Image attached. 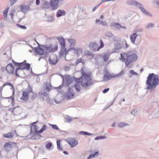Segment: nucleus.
Returning a JSON list of instances; mask_svg holds the SVG:
<instances>
[{
  "instance_id": "nucleus-4",
  "label": "nucleus",
  "mask_w": 159,
  "mask_h": 159,
  "mask_svg": "<svg viewBox=\"0 0 159 159\" xmlns=\"http://www.w3.org/2000/svg\"><path fill=\"white\" fill-rule=\"evenodd\" d=\"M129 39L131 43L136 46L139 45L141 43V38L140 34H137L134 32L130 35Z\"/></svg>"
},
{
  "instance_id": "nucleus-13",
  "label": "nucleus",
  "mask_w": 159,
  "mask_h": 159,
  "mask_svg": "<svg viewBox=\"0 0 159 159\" xmlns=\"http://www.w3.org/2000/svg\"><path fill=\"white\" fill-rule=\"evenodd\" d=\"M84 55L86 56L87 58L90 60L92 59L94 57V54L89 50H86L84 53Z\"/></svg>"
},
{
  "instance_id": "nucleus-2",
  "label": "nucleus",
  "mask_w": 159,
  "mask_h": 159,
  "mask_svg": "<svg viewBox=\"0 0 159 159\" xmlns=\"http://www.w3.org/2000/svg\"><path fill=\"white\" fill-rule=\"evenodd\" d=\"M120 60L125 62L126 66H128L131 63L136 61L138 58L137 55L131 52H128L127 53L123 52L120 54Z\"/></svg>"
},
{
  "instance_id": "nucleus-50",
  "label": "nucleus",
  "mask_w": 159,
  "mask_h": 159,
  "mask_svg": "<svg viewBox=\"0 0 159 159\" xmlns=\"http://www.w3.org/2000/svg\"><path fill=\"white\" fill-rule=\"evenodd\" d=\"M16 25L22 29H26V27L25 25H22L18 24H17Z\"/></svg>"
},
{
  "instance_id": "nucleus-63",
  "label": "nucleus",
  "mask_w": 159,
  "mask_h": 159,
  "mask_svg": "<svg viewBox=\"0 0 159 159\" xmlns=\"http://www.w3.org/2000/svg\"><path fill=\"white\" fill-rule=\"evenodd\" d=\"M109 90V88L105 89L103 90L102 92L104 93H107Z\"/></svg>"
},
{
  "instance_id": "nucleus-48",
  "label": "nucleus",
  "mask_w": 159,
  "mask_h": 159,
  "mask_svg": "<svg viewBox=\"0 0 159 159\" xmlns=\"http://www.w3.org/2000/svg\"><path fill=\"white\" fill-rule=\"evenodd\" d=\"M143 31V29L141 28L138 29L136 30H134V32L135 33H137V34H139V32H142Z\"/></svg>"
},
{
  "instance_id": "nucleus-21",
  "label": "nucleus",
  "mask_w": 159,
  "mask_h": 159,
  "mask_svg": "<svg viewBox=\"0 0 159 159\" xmlns=\"http://www.w3.org/2000/svg\"><path fill=\"white\" fill-rule=\"evenodd\" d=\"M57 39L59 41L61 47H65V40L63 37H58L57 38Z\"/></svg>"
},
{
  "instance_id": "nucleus-46",
  "label": "nucleus",
  "mask_w": 159,
  "mask_h": 159,
  "mask_svg": "<svg viewBox=\"0 0 159 159\" xmlns=\"http://www.w3.org/2000/svg\"><path fill=\"white\" fill-rule=\"evenodd\" d=\"M74 50L75 51V53H76L78 51L77 49L75 48L72 47L67 50V52H69L70 50Z\"/></svg>"
},
{
  "instance_id": "nucleus-22",
  "label": "nucleus",
  "mask_w": 159,
  "mask_h": 159,
  "mask_svg": "<svg viewBox=\"0 0 159 159\" xmlns=\"http://www.w3.org/2000/svg\"><path fill=\"white\" fill-rule=\"evenodd\" d=\"M25 68L24 66H21L19 65V66L17 67L15 70V74L16 75L17 77H19V75L18 74V71L19 70H23L24 69H25Z\"/></svg>"
},
{
  "instance_id": "nucleus-30",
  "label": "nucleus",
  "mask_w": 159,
  "mask_h": 159,
  "mask_svg": "<svg viewBox=\"0 0 159 159\" xmlns=\"http://www.w3.org/2000/svg\"><path fill=\"white\" fill-rule=\"evenodd\" d=\"M142 12L143 14L146 16L150 17H152V15L150 12H149L148 11L146 10L145 9L143 10Z\"/></svg>"
},
{
  "instance_id": "nucleus-33",
  "label": "nucleus",
  "mask_w": 159,
  "mask_h": 159,
  "mask_svg": "<svg viewBox=\"0 0 159 159\" xmlns=\"http://www.w3.org/2000/svg\"><path fill=\"white\" fill-rule=\"evenodd\" d=\"M14 136L13 133L9 132L3 135V137L5 138H12Z\"/></svg>"
},
{
  "instance_id": "nucleus-32",
  "label": "nucleus",
  "mask_w": 159,
  "mask_h": 159,
  "mask_svg": "<svg viewBox=\"0 0 159 159\" xmlns=\"http://www.w3.org/2000/svg\"><path fill=\"white\" fill-rule=\"evenodd\" d=\"M50 2L48 3L47 1H45L44 3L42 4V7L43 8L48 9L49 7Z\"/></svg>"
},
{
  "instance_id": "nucleus-51",
  "label": "nucleus",
  "mask_w": 159,
  "mask_h": 159,
  "mask_svg": "<svg viewBox=\"0 0 159 159\" xmlns=\"http://www.w3.org/2000/svg\"><path fill=\"white\" fill-rule=\"evenodd\" d=\"M51 86L49 84H46V87L45 88V89L48 92H49L50 90V87H51Z\"/></svg>"
},
{
  "instance_id": "nucleus-54",
  "label": "nucleus",
  "mask_w": 159,
  "mask_h": 159,
  "mask_svg": "<svg viewBox=\"0 0 159 159\" xmlns=\"http://www.w3.org/2000/svg\"><path fill=\"white\" fill-rule=\"evenodd\" d=\"M131 113L134 116H135L137 114V111L135 109H134L131 111Z\"/></svg>"
},
{
  "instance_id": "nucleus-56",
  "label": "nucleus",
  "mask_w": 159,
  "mask_h": 159,
  "mask_svg": "<svg viewBox=\"0 0 159 159\" xmlns=\"http://www.w3.org/2000/svg\"><path fill=\"white\" fill-rule=\"evenodd\" d=\"M130 73L132 75L138 76V74L135 72L134 70H131L130 71Z\"/></svg>"
},
{
  "instance_id": "nucleus-26",
  "label": "nucleus",
  "mask_w": 159,
  "mask_h": 159,
  "mask_svg": "<svg viewBox=\"0 0 159 159\" xmlns=\"http://www.w3.org/2000/svg\"><path fill=\"white\" fill-rule=\"evenodd\" d=\"M154 24L153 23H148L147 24L145 27L146 29H150L152 28H154Z\"/></svg>"
},
{
  "instance_id": "nucleus-43",
  "label": "nucleus",
  "mask_w": 159,
  "mask_h": 159,
  "mask_svg": "<svg viewBox=\"0 0 159 159\" xmlns=\"http://www.w3.org/2000/svg\"><path fill=\"white\" fill-rule=\"evenodd\" d=\"M137 7H138L139 8L141 11L142 12L145 9L144 8L143 5L139 2V3Z\"/></svg>"
},
{
  "instance_id": "nucleus-59",
  "label": "nucleus",
  "mask_w": 159,
  "mask_h": 159,
  "mask_svg": "<svg viewBox=\"0 0 159 159\" xmlns=\"http://www.w3.org/2000/svg\"><path fill=\"white\" fill-rule=\"evenodd\" d=\"M12 61L13 64L16 66H18V67L19 66L20 63L17 62L13 60H12Z\"/></svg>"
},
{
  "instance_id": "nucleus-53",
  "label": "nucleus",
  "mask_w": 159,
  "mask_h": 159,
  "mask_svg": "<svg viewBox=\"0 0 159 159\" xmlns=\"http://www.w3.org/2000/svg\"><path fill=\"white\" fill-rule=\"evenodd\" d=\"M106 36L107 37H109L110 38H112L113 37L114 35L111 32H109V33H107L106 34Z\"/></svg>"
},
{
  "instance_id": "nucleus-20",
  "label": "nucleus",
  "mask_w": 159,
  "mask_h": 159,
  "mask_svg": "<svg viewBox=\"0 0 159 159\" xmlns=\"http://www.w3.org/2000/svg\"><path fill=\"white\" fill-rule=\"evenodd\" d=\"M7 152H8L12 148V146L11 144L9 143H5L3 146Z\"/></svg>"
},
{
  "instance_id": "nucleus-34",
  "label": "nucleus",
  "mask_w": 159,
  "mask_h": 159,
  "mask_svg": "<svg viewBox=\"0 0 159 159\" xmlns=\"http://www.w3.org/2000/svg\"><path fill=\"white\" fill-rule=\"evenodd\" d=\"M62 48L60 52V54L61 55H63L64 54H66L68 52H67V50L66 48H65V47H61Z\"/></svg>"
},
{
  "instance_id": "nucleus-29",
  "label": "nucleus",
  "mask_w": 159,
  "mask_h": 159,
  "mask_svg": "<svg viewBox=\"0 0 159 159\" xmlns=\"http://www.w3.org/2000/svg\"><path fill=\"white\" fill-rule=\"evenodd\" d=\"M41 137L40 134H35L33 136L31 137V139L33 140L38 139Z\"/></svg>"
},
{
  "instance_id": "nucleus-42",
  "label": "nucleus",
  "mask_w": 159,
  "mask_h": 159,
  "mask_svg": "<svg viewBox=\"0 0 159 159\" xmlns=\"http://www.w3.org/2000/svg\"><path fill=\"white\" fill-rule=\"evenodd\" d=\"M15 12L16 11L14 9H13L12 10H11L10 11V15L11 16L12 20L13 19V16L14 15Z\"/></svg>"
},
{
  "instance_id": "nucleus-3",
  "label": "nucleus",
  "mask_w": 159,
  "mask_h": 159,
  "mask_svg": "<svg viewBox=\"0 0 159 159\" xmlns=\"http://www.w3.org/2000/svg\"><path fill=\"white\" fill-rule=\"evenodd\" d=\"M159 75L153 73L150 74L146 81L147 89L151 90L154 89L159 84Z\"/></svg>"
},
{
  "instance_id": "nucleus-39",
  "label": "nucleus",
  "mask_w": 159,
  "mask_h": 159,
  "mask_svg": "<svg viewBox=\"0 0 159 159\" xmlns=\"http://www.w3.org/2000/svg\"><path fill=\"white\" fill-rule=\"evenodd\" d=\"M46 21L49 22H52L54 21V18L52 16H49L47 17Z\"/></svg>"
},
{
  "instance_id": "nucleus-11",
  "label": "nucleus",
  "mask_w": 159,
  "mask_h": 159,
  "mask_svg": "<svg viewBox=\"0 0 159 159\" xmlns=\"http://www.w3.org/2000/svg\"><path fill=\"white\" fill-rule=\"evenodd\" d=\"M74 94L75 93L73 90L71 88H69L66 96L67 97L68 99H70L73 98Z\"/></svg>"
},
{
  "instance_id": "nucleus-31",
  "label": "nucleus",
  "mask_w": 159,
  "mask_h": 159,
  "mask_svg": "<svg viewBox=\"0 0 159 159\" xmlns=\"http://www.w3.org/2000/svg\"><path fill=\"white\" fill-rule=\"evenodd\" d=\"M61 140L60 139H58L57 141V148L59 150H62V147L61 146Z\"/></svg>"
},
{
  "instance_id": "nucleus-24",
  "label": "nucleus",
  "mask_w": 159,
  "mask_h": 159,
  "mask_svg": "<svg viewBox=\"0 0 159 159\" xmlns=\"http://www.w3.org/2000/svg\"><path fill=\"white\" fill-rule=\"evenodd\" d=\"M39 95L40 97H42V99L43 101H44L45 99L43 97H46L47 96L48 94L47 92H43L42 91H40L39 93Z\"/></svg>"
},
{
  "instance_id": "nucleus-9",
  "label": "nucleus",
  "mask_w": 159,
  "mask_h": 159,
  "mask_svg": "<svg viewBox=\"0 0 159 159\" xmlns=\"http://www.w3.org/2000/svg\"><path fill=\"white\" fill-rule=\"evenodd\" d=\"M30 46L32 48V50L34 51V52L36 54L40 55H43L44 54V50L42 48L38 46L37 47H34L31 45Z\"/></svg>"
},
{
  "instance_id": "nucleus-64",
  "label": "nucleus",
  "mask_w": 159,
  "mask_h": 159,
  "mask_svg": "<svg viewBox=\"0 0 159 159\" xmlns=\"http://www.w3.org/2000/svg\"><path fill=\"white\" fill-rule=\"evenodd\" d=\"M117 24L119 25H117L116 26V29L120 30V27L121 26V25L118 23H117Z\"/></svg>"
},
{
  "instance_id": "nucleus-7",
  "label": "nucleus",
  "mask_w": 159,
  "mask_h": 159,
  "mask_svg": "<svg viewBox=\"0 0 159 159\" xmlns=\"http://www.w3.org/2000/svg\"><path fill=\"white\" fill-rule=\"evenodd\" d=\"M100 45L99 47L98 45L96 43L91 42L89 43V46L90 49L94 52L98 51L100 49L103 48L104 46L103 42L102 40H100Z\"/></svg>"
},
{
  "instance_id": "nucleus-37",
  "label": "nucleus",
  "mask_w": 159,
  "mask_h": 159,
  "mask_svg": "<svg viewBox=\"0 0 159 159\" xmlns=\"http://www.w3.org/2000/svg\"><path fill=\"white\" fill-rule=\"evenodd\" d=\"M74 87L76 92H79L80 91L81 87L80 84H76L74 85Z\"/></svg>"
},
{
  "instance_id": "nucleus-38",
  "label": "nucleus",
  "mask_w": 159,
  "mask_h": 159,
  "mask_svg": "<svg viewBox=\"0 0 159 159\" xmlns=\"http://www.w3.org/2000/svg\"><path fill=\"white\" fill-rule=\"evenodd\" d=\"M128 125V124H127L126 123L123 122H121L120 123H119L118 124V126L119 127L122 128H123L124 127H125L127 125Z\"/></svg>"
},
{
  "instance_id": "nucleus-28",
  "label": "nucleus",
  "mask_w": 159,
  "mask_h": 159,
  "mask_svg": "<svg viewBox=\"0 0 159 159\" xmlns=\"http://www.w3.org/2000/svg\"><path fill=\"white\" fill-rule=\"evenodd\" d=\"M68 42L70 43V47H73L75 46V40L73 39H68Z\"/></svg>"
},
{
  "instance_id": "nucleus-18",
  "label": "nucleus",
  "mask_w": 159,
  "mask_h": 159,
  "mask_svg": "<svg viewBox=\"0 0 159 159\" xmlns=\"http://www.w3.org/2000/svg\"><path fill=\"white\" fill-rule=\"evenodd\" d=\"M66 14V12L64 10H58L56 14V16L57 17H60L61 16H64Z\"/></svg>"
},
{
  "instance_id": "nucleus-61",
  "label": "nucleus",
  "mask_w": 159,
  "mask_h": 159,
  "mask_svg": "<svg viewBox=\"0 0 159 159\" xmlns=\"http://www.w3.org/2000/svg\"><path fill=\"white\" fill-rule=\"evenodd\" d=\"M100 5H101L100 4H99L97 5L95 7H94V8L93 9L92 11H94L96 10V9H97V8H98V7L100 6Z\"/></svg>"
},
{
  "instance_id": "nucleus-47",
  "label": "nucleus",
  "mask_w": 159,
  "mask_h": 159,
  "mask_svg": "<svg viewBox=\"0 0 159 159\" xmlns=\"http://www.w3.org/2000/svg\"><path fill=\"white\" fill-rule=\"evenodd\" d=\"M52 146V143L51 142H49L46 144V147L47 149H49Z\"/></svg>"
},
{
  "instance_id": "nucleus-17",
  "label": "nucleus",
  "mask_w": 159,
  "mask_h": 159,
  "mask_svg": "<svg viewBox=\"0 0 159 159\" xmlns=\"http://www.w3.org/2000/svg\"><path fill=\"white\" fill-rule=\"evenodd\" d=\"M22 97L20 98L21 100L24 101H26L28 100L29 95L27 93L23 91L22 93Z\"/></svg>"
},
{
  "instance_id": "nucleus-27",
  "label": "nucleus",
  "mask_w": 159,
  "mask_h": 159,
  "mask_svg": "<svg viewBox=\"0 0 159 159\" xmlns=\"http://www.w3.org/2000/svg\"><path fill=\"white\" fill-rule=\"evenodd\" d=\"M7 85H9L12 88H13V95L15 93V90L14 89V86H13V85L10 82H6L3 85L2 87H4Z\"/></svg>"
},
{
  "instance_id": "nucleus-14",
  "label": "nucleus",
  "mask_w": 159,
  "mask_h": 159,
  "mask_svg": "<svg viewBox=\"0 0 159 159\" xmlns=\"http://www.w3.org/2000/svg\"><path fill=\"white\" fill-rule=\"evenodd\" d=\"M20 11L24 13L26 12L29 9L30 7L29 5H21L20 6Z\"/></svg>"
},
{
  "instance_id": "nucleus-16",
  "label": "nucleus",
  "mask_w": 159,
  "mask_h": 159,
  "mask_svg": "<svg viewBox=\"0 0 159 159\" xmlns=\"http://www.w3.org/2000/svg\"><path fill=\"white\" fill-rule=\"evenodd\" d=\"M121 48L122 46L121 44L117 43L115 44V48L113 50V51L114 52H117Z\"/></svg>"
},
{
  "instance_id": "nucleus-60",
  "label": "nucleus",
  "mask_w": 159,
  "mask_h": 159,
  "mask_svg": "<svg viewBox=\"0 0 159 159\" xmlns=\"http://www.w3.org/2000/svg\"><path fill=\"white\" fill-rule=\"evenodd\" d=\"M72 120V118L70 117H68L66 119V120L67 122L69 123Z\"/></svg>"
},
{
  "instance_id": "nucleus-41",
  "label": "nucleus",
  "mask_w": 159,
  "mask_h": 159,
  "mask_svg": "<svg viewBox=\"0 0 159 159\" xmlns=\"http://www.w3.org/2000/svg\"><path fill=\"white\" fill-rule=\"evenodd\" d=\"M98 152H96L93 154H91L88 157H87V159H90L91 158L95 157L98 154Z\"/></svg>"
},
{
  "instance_id": "nucleus-58",
  "label": "nucleus",
  "mask_w": 159,
  "mask_h": 159,
  "mask_svg": "<svg viewBox=\"0 0 159 159\" xmlns=\"http://www.w3.org/2000/svg\"><path fill=\"white\" fill-rule=\"evenodd\" d=\"M18 0H10V5L11 6L13 5Z\"/></svg>"
},
{
  "instance_id": "nucleus-40",
  "label": "nucleus",
  "mask_w": 159,
  "mask_h": 159,
  "mask_svg": "<svg viewBox=\"0 0 159 159\" xmlns=\"http://www.w3.org/2000/svg\"><path fill=\"white\" fill-rule=\"evenodd\" d=\"M50 125L52 127L53 129L61 131L57 126L56 125L50 124Z\"/></svg>"
},
{
  "instance_id": "nucleus-10",
  "label": "nucleus",
  "mask_w": 159,
  "mask_h": 159,
  "mask_svg": "<svg viewBox=\"0 0 159 159\" xmlns=\"http://www.w3.org/2000/svg\"><path fill=\"white\" fill-rule=\"evenodd\" d=\"M15 67L12 63H9L6 67V70L9 74H13L14 72Z\"/></svg>"
},
{
  "instance_id": "nucleus-44",
  "label": "nucleus",
  "mask_w": 159,
  "mask_h": 159,
  "mask_svg": "<svg viewBox=\"0 0 159 159\" xmlns=\"http://www.w3.org/2000/svg\"><path fill=\"white\" fill-rule=\"evenodd\" d=\"M9 8L7 7L4 10L3 12V14L4 15V17L7 16V13L9 10Z\"/></svg>"
},
{
  "instance_id": "nucleus-62",
  "label": "nucleus",
  "mask_w": 159,
  "mask_h": 159,
  "mask_svg": "<svg viewBox=\"0 0 159 159\" xmlns=\"http://www.w3.org/2000/svg\"><path fill=\"white\" fill-rule=\"evenodd\" d=\"M87 132L84 131H81L80 132L79 134H80L83 135H86Z\"/></svg>"
},
{
  "instance_id": "nucleus-25",
  "label": "nucleus",
  "mask_w": 159,
  "mask_h": 159,
  "mask_svg": "<svg viewBox=\"0 0 159 159\" xmlns=\"http://www.w3.org/2000/svg\"><path fill=\"white\" fill-rule=\"evenodd\" d=\"M46 125H43V127L41 129L39 130H37V129L35 130V132L39 134V133H43L44 131L46 129Z\"/></svg>"
},
{
  "instance_id": "nucleus-23",
  "label": "nucleus",
  "mask_w": 159,
  "mask_h": 159,
  "mask_svg": "<svg viewBox=\"0 0 159 159\" xmlns=\"http://www.w3.org/2000/svg\"><path fill=\"white\" fill-rule=\"evenodd\" d=\"M85 62V61L84 60L82 59L81 58H80L77 59L76 60V61L74 63V65L75 66H76L80 63H81L83 65H84Z\"/></svg>"
},
{
  "instance_id": "nucleus-36",
  "label": "nucleus",
  "mask_w": 159,
  "mask_h": 159,
  "mask_svg": "<svg viewBox=\"0 0 159 159\" xmlns=\"http://www.w3.org/2000/svg\"><path fill=\"white\" fill-rule=\"evenodd\" d=\"M48 61L50 64L55 65L58 62V60H56L52 61L50 58L48 60Z\"/></svg>"
},
{
  "instance_id": "nucleus-15",
  "label": "nucleus",
  "mask_w": 159,
  "mask_h": 159,
  "mask_svg": "<svg viewBox=\"0 0 159 159\" xmlns=\"http://www.w3.org/2000/svg\"><path fill=\"white\" fill-rule=\"evenodd\" d=\"M73 78L69 75H67L66 76V85L67 86H69V85L72 82Z\"/></svg>"
},
{
  "instance_id": "nucleus-6",
  "label": "nucleus",
  "mask_w": 159,
  "mask_h": 159,
  "mask_svg": "<svg viewBox=\"0 0 159 159\" xmlns=\"http://www.w3.org/2000/svg\"><path fill=\"white\" fill-rule=\"evenodd\" d=\"M103 73L104 75L103 78V80L104 81H107L109 80H111L112 77L114 78L115 77L122 76L124 74V72L123 70H122L119 74L116 75L115 76H112L108 72V71L107 70L104 71Z\"/></svg>"
},
{
  "instance_id": "nucleus-1",
  "label": "nucleus",
  "mask_w": 159,
  "mask_h": 159,
  "mask_svg": "<svg viewBox=\"0 0 159 159\" xmlns=\"http://www.w3.org/2000/svg\"><path fill=\"white\" fill-rule=\"evenodd\" d=\"M82 76L79 78H73V80L76 82V84H79L81 83V86L85 88L87 87L93 83L92 80L91 74L90 73L82 72Z\"/></svg>"
},
{
  "instance_id": "nucleus-49",
  "label": "nucleus",
  "mask_w": 159,
  "mask_h": 159,
  "mask_svg": "<svg viewBox=\"0 0 159 159\" xmlns=\"http://www.w3.org/2000/svg\"><path fill=\"white\" fill-rule=\"evenodd\" d=\"M25 68V69H26L27 70H29L30 69V63H27L26 64H25V66H24Z\"/></svg>"
},
{
  "instance_id": "nucleus-45",
  "label": "nucleus",
  "mask_w": 159,
  "mask_h": 159,
  "mask_svg": "<svg viewBox=\"0 0 159 159\" xmlns=\"http://www.w3.org/2000/svg\"><path fill=\"white\" fill-rule=\"evenodd\" d=\"M26 91H27L26 92L28 93V94L31 93L32 91V88L30 86H29L27 89Z\"/></svg>"
},
{
  "instance_id": "nucleus-55",
  "label": "nucleus",
  "mask_w": 159,
  "mask_h": 159,
  "mask_svg": "<svg viewBox=\"0 0 159 159\" xmlns=\"http://www.w3.org/2000/svg\"><path fill=\"white\" fill-rule=\"evenodd\" d=\"M103 59L104 61H106L109 58V56L107 55L106 54H105L104 56H103Z\"/></svg>"
},
{
  "instance_id": "nucleus-52",
  "label": "nucleus",
  "mask_w": 159,
  "mask_h": 159,
  "mask_svg": "<svg viewBox=\"0 0 159 159\" xmlns=\"http://www.w3.org/2000/svg\"><path fill=\"white\" fill-rule=\"evenodd\" d=\"M100 24L103 26H107V23L106 21H101L100 22Z\"/></svg>"
},
{
  "instance_id": "nucleus-12",
  "label": "nucleus",
  "mask_w": 159,
  "mask_h": 159,
  "mask_svg": "<svg viewBox=\"0 0 159 159\" xmlns=\"http://www.w3.org/2000/svg\"><path fill=\"white\" fill-rule=\"evenodd\" d=\"M68 142L71 147L75 146L78 143V141L73 138H68Z\"/></svg>"
},
{
  "instance_id": "nucleus-8",
  "label": "nucleus",
  "mask_w": 159,
  "mask_h": 159,
  "mask_svg": "<svg viewBox=\"0 0 159 159\" xmlns=\"http://www.w3.org/2000/svg\"><path fill=\"white\" fill-rule=\"evenodd\" d=\"M64 0H52L50 1V6L53 10L57 9L59 7V3L62 2Z\"/></svg>"
},
{
  "instance_id": "nucleus-57",
  "label": "nucleus",
  "mask_w": 159,
  "mask_h": 159,
  "mask_svg": "<svg viewBox=\"0 0 159 159\" xmlns=\"http://www.w3.org/2000/svg\"><path fill=\"white\" fill-rule=\"evenodd\" d=\"M119 24H117V23H112L111 24V26L112 27H113L115 28H116V26L117 25H118Z\"/></svg>"
},
{
  "instance_id": "nucleus-35",
  "label": "nucleus",
  "mask_w": 159,
  "mask_h": 159,
  "mask_svg": "<svg viewBox=\"0 0 159 159\" xmlns=\"http://www.w3.org/2000/svg\"><path fill=\"white\" fill-rule=\"evenodd\" d=\"M38 121H35L33 123L31 124V126H30L31 132H32V129H34L35 131L36 130V125H34L35 124H36Z\"/></svg>"
},
{
  "instance_id": "nucleus-5",
  "label": "nucleus",
  "mask_w": 159,
  "mask_h": 159,
  "mask_svg": "<svg viewBox=\"0 0 159 159\" xmlns=\"http://www.w3.org/2000/svg\"><path fill=\"white\" fill-rule=\"evenodd\" d=\"M42 47V49L44 51H46L45 53L47 54L49 52H53L57 51L58 49V46L57 45H53L52 44H47L46 45H41Z\"/></svg>"
},
{
  "instance_id": "nucleus-19",
  "label": "nucleus",
  "mask_w": 159,
  "mask_h": 159,
  "mask_svg": "<svg viewBox=\"0 0 159 159\" xmlns=\"http://www.w3.org/2000/svg\"><path fill=\"white\" fill-rule=\"evenodd\" d=\"M139 2L134 0H129L127 1V3L129 5H133L134 6H137Z\"/></svg>"
}]
</instances>
